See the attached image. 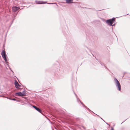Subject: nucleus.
<instances>
[{
  "mask_svg": "<svg viewBox=\"0 0 130 130\" xmlns=\"http://www.w3.org/2000/svg\"><path fill=\"white\" fill-rule=\"evenodd\" d=\"M19 8L17 7H13L12 8V10L13 12H15L17 11Z\"/></svg>",
  "mask_w": 130,
  "mask_h": 130,
  "instance_id": "obj_5",
  "label": "nucleus"
},
{
  "mask_svg": "<svg viewBox=\"0 0 130 130\" xmlns=\"http://www.w3.org/2000/svg\"><path fill=\"white\" fill-rule=\"evenodd\" d=\"M111 130H114V129L113 128L111 127Z\"/></svg>",
  "mask_w": 130,
  "mask_h": 130,
  "instance_id": "obj_10",
  "label": "nucleus"
},
{
  "mask_svg": "<svg viewBox=\"0 0 130 130\" xmlns=\"http://www.w3.org/2000/svg\"><path fill=\"white\" fill-rule=\"evenodd\" d=\"M36 3L38 4H44L45 3L42 1H36Z\"/></svg>",
  "mask_w": 130,
  "mask_h": 130,
  "instance_id": "obj_8",
  "label": "nucleus"
},
{
  "mask_svg": "<svg viewBox=\"0 0 130 130\" xmlns=\"http://www.w3.org/2000/svg\"><path fill=\"white\" fill-rule=\"evenodd\" d=\"M32 107L34 108L36 110L40 112H41L42 111L41 109L38 108L36 106L34 105L32 106Z\"/></svg>",
  "mask_w": 130,
  "mask_h": 130,
  "instance_id": "obj_7",
  "label": "nucleus"
},
{
  "mask_svg": "<svg viewBox=\"0 0 130 130\" xmlns=\"http://www.w3.org/2000/svg\"><path fill=\"white\" fill-rule=\"evenodd\" d=\"M12 100H14V101H15L16 100V99H12Z\"/></svg>",
  "mask_w": 130,
  "mask_h": 130,
  "instance_id": "obj_11",
  "label": "nucleus"
},
{
  "mask_svg": "<svg viewBox=\"0 0 130 130\" xmlns=\"http://www.w3.org/2000/svg\"><path fill=\"white\" fill-rule=\"evenodd\" d=\"M114 80L116 83L117 86L118 88V90L120 91L121 89V86L119 82L116 78H114Z\"/></svg>",
  "mask_w": 130,
  "mask_h": 130,
  "instance_id": "obj_1",
  "label": "nucleus"
},
{
  "mask_svg": "<svg viewBox=\"0 0 130 130\" xmlns=\"http://www.w3.org/2000/svg\"><path fill=\"white\" fill-rule=\"evenodd\" d=\"M16 95H17L19 96H24L25 95V94L24 93H22L20 92H19L18 93H16Z\"/></svg>",
  "mask_w": 130,
  "mask_h": 130,
  "instance_id": "obj_4",
  "label": "nucleus"
},
{
  "mask_svg": "<svg viewBox=\"0 0 130 130\" xmlns=\"http://www.w3.org/2000/svg\"><path fill=\"white\" fill-rule=\"evenodd\" d=\"M14 84L15 87L17 88H19V87H20V86L17 81L15 82Z\"/></svg>",
  "mask_w": 130,
  "mask_h": 130,
  "instance_id": "obj_6",
  "label": "nucleus"
},
{
  "mask_svg": "<svg viewBox=\"0 0 130 130\" xmlns=\"http://www.w3.org/2000/svg\"><path fill=\"white\" fill-rule=\"evenodd\" d=\"M1 55L2 57L4 58V59L6 61V55L5 50H3L2 51L1 53Z\"/></svg>",
  "mask_w": 130,
  "mask_h": 130,
  "instance_id": "obj_3",
  "label": "nucleus"
},
{
  "mask_svg": "<svg viewBox=\"0 0 130 130\" xmlns=\"http://www.w3.org/2000/svg\"><path fill=\"white\" fill-rule=\"evenodd\" d=\"M73 1V0H66V3H71Z\"/></svg>",
  "mask_w": 130,
  "mask_h": 130,
  "instance_id": "obj_9",
  "label": "nucleus"
},
{
  "mask_svg": "<svg viewBox=\"0 0 130 130\" xmlns=\"http://www.w3.org/2000/svg\"><path fill=\"white\" fill-rule=\"evenodd\" d=\"M115 21V19L113 18L109 20H107V23L109 25H112V24Z\"/></svg>",
  "mask_w": 130,
  "mask_h": 130,
  "instance_id": "obj_2",
  "label": "nucleus"
}]
</instances>
